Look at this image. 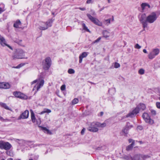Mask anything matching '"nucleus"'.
<instances>
[{
	"label": "nucleus",
	"instance_id": "44",
	"mask_svg": "<svg viewBox=\"0 0 160 160\" xmlns=\"http://www.w3.org/2000/svg\"><path fill=\"white\" fill-rule=\"evenodd\" d=\"M101 37H99L98 39H97L96 40H95L93 42V43H95L96 42H98L101 39Z\"/></svg>",
	"mask_w": 160,
	"mask_h": 160
},
{
	"label": "nucleus",
	"instance_id": "14",
	"mask_svg": "<svg viewBox=\"0 0 160 160\" xmlns=\"http://www.w3.org/2000/svg\"><path fill=\"white\" fill-rule=\"evenodd\" d=\"M13 95L16 97L22 99H25L27 96L20 92H13Z\"/></svg>",
	"mask_w": 160,
	"mask_h": 160
},
{
	"label": "nucleus",
	"instance_id": "57",
	"mask_svg": "<svg viewBox=\"0 0 160 160\" xmlns=\"http://www.w3.org/2000/svg\"><path fill=\"white\" fill-rule=\"evenodd\" d=\"M101 148H102V147H101V148L98 147V150H101V149H102Z\"/></svg>",
	"mask_w": 160,
	"mask_h": 160
},
{
	"label": "nucleus",
	"instance_id": "38",
	"mask_svg": "<svg viewBox=\"0 0 160 160\" xmlns=\"http://www.w3.org/2000/svg\"><path fill=\"white\" fill-rule=\"evenodd\" d=\"M138 73L140 74H143L144 73V70L143 69H140L138 71Z\"/></svg>",
	"mask_w": 160,
	"mask_h": 160
},
{
	"label": "nucleus",
	"instance_id": "28",
	"mask_svg": "<svg viewBox=\"0 0 160 160\" xmlns=\"http://www.w3.org/2000/svg\"><path fill=\"white\" fill-rule=\"evenodd\" d=\"M0 105H1L5 109H7V110H11V109L7 105L4 103H0Z\"/></svg>",
	"mask_w": 160,
	"mask_h": 160
},
{
	"label": "nucleus",
	"instance_id": "24",
	"mask_svg": "<svg viewBox=\"0 0 160 160\" xmlns=\"http://www.w3.org/2000/svg\"><path fill=\"white\" fill-rule=\"evenodd\" d=\"M30 111L31 113V118L32 119V122H34L35 121L36 118L35 117L34 113L33 112L32 110H31Z\"/></svg>",
	"mask_w": 160,
	"mask_h": 160
},
{
	"label": "nucleus",
	"instance_id": "41",
	"mask_svg": "<svg viewBox=\"0 0 160 160\" xmlns=\"http://www.w3.org/2000/svg\"><path fill=\"white\" fill-rule=\"evenodd\" d=\"M141 47L138 44H136L134 46V48H135L139 49L141 48Z\"/></svg>",
	"mask_w": 160,
	"mask_h": 160
},
{
	"label": "nucleus",
	"instance_id": "40",
	"mask_svg": "<svg viewBox=\"0 0 160 160\" xmlns=\"http://www.w3.org/2000/svg\"><path fill=\"white\" fill-rule=\"evenodd\" d=\"M120 67V64L117 62H115L114 63V67L115 68H118Z\"/></svg>",
	"mask_w": 160,
	"mask_h": 160
},
{
	"label": "nucleus",
	"instance_id": "58",
	"mask_svg": "<svg viewBox=\"0 0 160 160\" xmlns=\"http://www.w3.org/2000/svg\"><path fill=\"white\" fill-rule=\"evenodd\" d=\"M7 160H13V159L12 158H8Z\"/></svg>",
	"mask_w": 160,
	"mask_h": 160
},
{
	"label": "nucleus",
	"instance_id": "37",
	"mask_svg": "<svg viewBox=\"0 0 160 160\" xmlns=\"http://www.w3.org/2000/svg\"><path fill=\"white\" fill-rule=\"evenodd\" d=\"M68 72L70 74H73L75 73V71L72 69H69L68 70Z\"/></svg>",
	"mask_w": 160,
	"mask_h": 160
},
{
	"label": "nucleus",
	"instance_id": "35",
	"mask_svg": "<svg viewBox=\"0 0 160 160\" xmlns=\"http://www.w3.org/2000/svg\"><path fill=\"white\" fill-rule=\"evenodd\" d=\"M150 112L152 115L155 116L157 114L156 111L154 110L151 109L150 110Z\"/></svg>",
	"mask_w": 160,
	"mask_h": 160
},
{
	"label": "nucleus",
	"instance_id": "8",
	"mask_svg": "<svg viewBox=\"0 0 160 160\" xmlns=\"http://www.w3.org/2000/svg\"><path fill=\"white\" fill-rule=\"evenodd\" d=\"M87 16L88 18L94 24L100 26L102 25V23L97 18L92 17L89 14H87Z\"/></svg>",
	"mask_w": 160,
	"mask_h": 160
},
{
	"label": "nucleus",
	"instance_id": "3",
	"mask_svg": "<svg viewBox=\"0 0 160 160\" xmlns=\"http://www.w3.org/2000/svg\"><path fill=\"white\" fill-rule=\"evenodd\" d=\"M44 80L43 79H41L40 78H38L37 79L34 80L31 82V85L37 83V84L34 87L33 90H36V92H37L39 89L42 87L44 83Z\"/></svg>",
	"mask_w": 160,
	"mask_h": 160
},
{
	"label": "nucleus",
	"instance_id": "23",
	"mask_svg": "<svg viewBox=\"0 0 160 160\" xmlns=\"http://www.w3.org/2000/svg\"><path fill=\"white\" fill-rule=\"evenodd\" d=\"M21 25V22L19 20H17L14 23L13 26L16 28H19V27Z\"/></svg>",
	"mask_w": 160,
	"mask_h": 160
},
{
	"label": "nucleus",
	"instance_id": "25",
	"mask_svg": "<svg viewBox=\"0 0 160 160\" xmlns=\"http://www.w3.org/2000/svg\"><path fill=\"white\" fill-rule=\"evenodd\" d=\"M141 154H137L134 155L133 158H132V160H141Z\"/></svg>",
	"mask_w": 160,
	"mask_h": 160
},
{
	"label": "nucleus",
	"instance_id": "27",
	"mask_svg": "<svg viewBox=\"0 0 160 160\" xmlns=\"http://www.w3.org/2000/svg\"><path fill=\"white\" fill-rule=\"evenodd\" d=\"M51 112V110L48 109H45L42 112H41L40 114H42L45 113H49Z\"/></svg>",
	"mask_w": 160,
	"mask_h": 160
},
{
	"label": "nucleus",
	"instance_id": "10",
	"mask_svg": "<svg viewBox=\"0 0 160 160\" xmlns=\"http://www.w3.org/2000/svg\"><path fill=\"white\" fill-rule=\"evenodd\" d=\"M142 117L146 123L151 125L154 123V120L150 118L147 113H144L142 115Z\"/></svg>",
	"mask_w": 160,
	"mask_h": 160
},
{
	"label": "nucleus",
	"instance_id": "64",
	"mask_svg": "<svg viewBox=\"0 0 160 160\" xmlns=\"http://www.w3.org/2000/svg\"><path fill=\"white\" fill-rule=\"evenodd\" d=\"M1 160H4V159H2Z\"/></svg>",
	"mask_w": 160,
	"mask_h": 160
},
{
	"label": "nucleus",
	"instance_id": "9",
	"mask_svg": "<svg viewBox=\"0 0 160 160\" xmlns=\"http://www.w3.org/2000/svg\"><path fill=\"white\" fill-rule=\"evenodd\" d=\"M102 33L103 37L107 39H109L110 38H112L114 37V33L108 30L103 31Z\"/></svg>",
	"mask_w": 160,
	"mask_h": 160
},
{
	"label": "nucleus",
	"instance_id": "49",
	"mask_svg": "<svg viewBox=\"0 0 160 160\" xmlns=\"http://www.w3.org/2000/svg\"><path fill=\"white\" fill-rule=\"evenodd\" d=\"M79 9L82 11H84L86 10L85 8H79Z\"/></svg>",
	"mask_w": 160,
	"mask_h": 160
},
{
	"label": "nucleus",
	"instance_id": "17",
	"mask_svg": "<svg viewBox=\"0 0 160 160\" xmlns=\"http://www.w3.org/2000/svg\"><path fill=\"white\" fill-rule=\"evenodd\" d=\"M10 88V85L8 83L4 82H0V88L7 89Z\"/></svg>",
	"mask_w": 160,
	"mask_h": 160
},
{
	"label": "nucleus",
	"instance_id": "47",
	"mask_svg": "<svg viewBox=\"0 0 160 160\" xmlns=\"http://www.w3.org/2000/svg\"><path fill=\"white\" fill-rule=\"evenodd\" d=\"M4 11L3 9L0 7V14Z\"/></svg>",
	"mask_w": 160,
	"mask_h": 160
},
{
	"label": "nucleus",
	"instance_id": "19",
	"mask_svg": "<svg viewBox=\"0 0 160 160\" xmlns=\"http://www.w3.org/2000/svg\"><path fill=\"white\" fill-rule=\"evenodd\" d=\"M146 14L145 13L142 14L139 16V20L141 22H145L146 21Z\"/></svg>",
	"mask_w": 160,
	"mask_h": 160
},
{
	"label": "nucleus",
	"instance_id": "42",
	"mask_svg": "<svg viewBox=\"0 0 160 160\" xmlns=\"http://www.w3.org/2000/svg\"><path fill=\"white\" fill-rule=\"evenodd\" d=\"M157 108L158 109H160V102H157L156 103Z\"/></svg>",
	"mask_w": 160,
	"mask_h": 160
},
{
	"label": "nucleus",
	"instance_id": "12",
	"mask_svg": "<svg viewBox=\"0 0 160 160\" xmlns=\"http://www.w3.org/2000/svg\"><path fill=\"white\" fill-rule=\"evenodd\" d=\"M139 113L138 108H135L132 111L129 113L127 115V118H133L136 115Z\"/></svg>",
	"mask_w": 160,
	"mask_h": 160
},
{
	"label": "nucleus",
	"instance_id": "51",
	"mask_svg": "<svg viewBox=\"0 0 160 160\" xmlns=\"http://www.w3.org/2000/svg\"><path fill=\"white\" fill-rule=\"evenodd\" d=\"M91 2V0H87V3H90Z\"/></svg>",
	"mask_w": 160,
	"mask_h": 160
},
{
	"label": "nucleus",
	"instance_id": "33",
	"mask_svg": "<svg viewBox=\"0 0 160 160\" xmlns=\"http://www.w3.org/2000/svg\"><path fill=\"white\" fill-rule=\"evenodd\" d=\"M26 145H27L29 146H31L33 144V142L29 141H26Z\"/></svg>",
	"mask_w": 160,
	"mask_h": 160
},
{
	"label": "nucleus",
	"instance_id": "2",
	"mask_svg": "<svg viewBox=\"0 0 160 160\" xmlns=\"http://www.w3.org/2000/svg\"><path fill=\"white\" fill-rule=\"evenodd\" d=\"M25 51L21 49H18L16 50L15 53L12 56L13 59H27V57H24Z\"/></svg>",
	"mask_w": 160,
	"mask_h": 160
},
{
	"label": "nucleus",
	"instance_id": "54",
	"mask_svg": "<svg viewBox=\"0 0 160 160\" xmlns=\"http://www.w3.org/2000/svg\"><path fill=\"white\" fill-rule=\"evenodd\" d=\"M92 15H96V13H95V12H93V13H92Z\"/></svg>",
	"mask_w": 160,
	"mask_h": 160
},
{
	"label": "nucleus",
	"instance_id": "4",
	"mask_svg": "<svg viewBox=\"0 0 160 160\" xmlns=\"http://www.w3.org/2000/svg\"><path fill=\"white\" fill-rule=\"evenodd\" d=\"M158 17L156 12H152L146 17V21L148 23H152L157 20Z\"/></svg>",
	"mask_w": 160,
	"mask_h": 160
},
{
	"label": "nucleus",
	"instance_id": "22",
	"mask_svg": "<svg viewBox=\"0 0 160 160\" xmlns=\"http://www.w3.org/2000/svg\"><path fill=\"white\" fill-rule=\"evenodd\" d=\"M134 144L135 142L134 141H133L131 144L127 147L126 148V150L129 151L132 150L134 145Z\"/></svg>",
	"mask_w": 160,
	"mask_h": 160
},
{
	"label": "nucleus",
	"instance_id": "13",
	"mask_svg": "<svg viewBox=\"0 0 160 160\" xmlns=\"http://www.w3.org/2000/svg\"><path fill=\"white\" fill-rule=\"evenodd\" d=\"M29 111L28 110H25L18 117V119L20 120L21 119H25L27 118L29 116Z\"/></svg>",
	"mask_w": 160,
	"mask_h": 160
},
{
	"label": "nucleus",
	"instance_id": "1",
	"mask_svg": "<svg viewBox=\"0 0 160 160\" xmlns=\"http://www.w3.org/2000/svg\"><path fill=\"white\" fill-rule=\"evenodd\" d=\"M106 126V124L105 123H101L98 122H94L91 123L88 129L90 132H97L98 130V128H104Z\"/></svg>",
	"mask_w": 160,
	"mask_h": 160
},
{
	"label": "nucleus",
	"instance_id": "26",
	"mask_svg": "<svg viewBox=\"0 0 160 160\" xmlns=\"http://www.w3.org/2000/svg\"><path fill=\"white\" fill-rule=\"evenodd\" d=\"M125 160H132V158L130 155H125L122 157Z\"/></svg>",
	"mask_w": 160,
	"mask_h": 160
},
{
	"label": "nucleus",
	"instance_id": "6",
	"mask_svg": "<svg viewBox=\"0 0 160 160\" xmlns=\"http://www.w3.org/2000/svg\"><path fill=\"white\" fill-rule=\"evenodd\" d=\"M160 52V50L158 48H155L152 49L149 52L148 57L149 59L152 60L158 56Z\"/></svg>",
	"mask_w": 160,
	"mask_h": 160
},
{
	"label": "nucleus",
	"instance_id": "5",
	"mask_svg": "<svg viewBox=\"0 0 160 160\" xmlns=\"http://www.w3.org/2000/svg\"><path fill=\"white\" fill-rule=\"evenodd\" d=\"M52 20L51 19L48 20L46 22H41L39 23L38 28L41 30H44L52 26Z\"/></svg>",
	"mask_w": 160,
	"mask_h": 160
},
{
	"label": "nucleus",
	"instance_id": "53",
	"mask_svg": "<svg viewBox=\"0 0 160 160\" xmlns=\"http://www.w3.org/2000/svg\"><path fill=\"white\" fill-rule=\"evenodd\" d=\"M20 67V65H18L15 67L16 68H19Z\"/></svg>",
	"mask_w": 160,
	"mask_h": 160
},
{
	"label": "nucleus",
	"instance_id": "21",
	"mask_svg": "<svg viewBox=\"0 0 160 160\" xmlns=\"http://www.w3.org/2000/svg\"><path fill=\"white\" fill-rule=\"evenodd\" d=\"M128 129L127 127L123 128L120 133L121 135L122 136H127V134L128 133Z\"/></svg>",
	"mask_w": 160,
	"mask_h": 160
},
{
	"label": "nucleus",
	"instance_id": "34",
	"mask_svg": "<svg viewBox=\"0 0 160 160\" xmlns=\"http://www.w3.org/2000/svg\"><path fill=\"white\" fill-rule=\"evenodd\" d=\"M82 26L83 27V29H84V30L86 31H87L88 32H90L88 28L86 26L85 24L83 23L82 24Z\"/></svg>",
	"mask_w": 160,
	"mask_h": 160
},
{
	"label": "nucleus",
	"instance_id": "7",
	"mask_svg": "<svg viewBox=\"0 0 160 160\" xmlns=\"http://www.w3.org/2000/svg\"><path fill=\"white\" fill-rule=\"evenodd\" d=\"M11 145L8 142H5L4 141L1 140L0 141V148L1 149H4L6 150H8L10 149L11 147Z\"/></svg>",
	"mask_w": 160,
	"mask_h": 160
},
{
	"label": "nucleus",
	"instance_id": "46",
	"mask_svg": "<svg viewBox=\"0 0 160 160\" xmlns=\"http://www.w3.org/2000/svg\"><path fill=\"white\" fill-rule=\"evenodd\" d=\"M85 131V129L83 128L81 131V134L82 135H83Z\"/></svg>",
	"mask_w": 160,
	"mask_h": 160
},
{
	"label": "nucleus",
	"instance_id": "62",
	"mask_svg": "<svg viewBox=\"0 0 160 160\" xmlns=\"http://www.w3.org/2000/svg\"><path fill=\"white\" fill-rule=\"evenodd\" d=\"M29 160H33V159H29Z\"/></svg>",
	"mask_w": 160,
	"mask_h": 160
},
{
	"label": "nucleus",
	"instance_id": "36",
	"mask_svg": "<svg viewBox=\"0 0 160 160\" xmlns=\"http://www.w3.org/2000/svg\"><path fill=\"white\" fill-rule=\"evenodd\" d=\"M141 23H142V25L143 27L144 28L147 27V26H148L147 23H148V22L147 21H146L145 22H142Z\"/></svg>",
	"mask_w": 160,
	"mask_h": 160
},
{
	"label": "nucleus",
	"instance_id": "20",
	"mask_svg": "<svg viewBox=\"0 0 160 160\" xmlns=\"http://www.w3.org/2000/svg\"><path fill=\"white\" fill-rule=\"evenodd\" d=\"M88 53L87 52H83L79 57V62L81 63L82 62L83 58L86 57Z\"/></svg>",
	"mask_w": 160,
	"mask_h": 160
},
{
	"label": "nucleus",
	"instance_id": "63",
	"mask_svg": "<svg viewBox=\"0 0 160 160\" xmlns=\"http://www.w3.org/2000/svg\"><path fill=\"white\" fill-rule=\"evenodd\" d=\"M159 100H160V97H159Z\"/></svg>",
	"mask_w": 160,
	"mask_h": 160
},
{
	"label": "nucleus",
	"instance_id": "32",
	"mask_svg": "<svg viewBox=\"0 0 160 160\" xmlns=\"http://www.w3.org/2000/svg\"><path fill=\"white\" fill-rule=\"evenodd\" d=\"M79 100L78 99L75 98L72 101V104L74 105L77 103L78 102Z\"/></svg>",
	"mask_w": 160,
	"mask_h": 160
},
{
	"label": "nucleus",
	"instance_id": "29",
	"mask_svg": "<svg viewBox=\"0 0 160 160\" xmlns=\"http://www.w3.org/2000/svg\"><path fill=\"white\" fill-rule=\"evenodd\" d=\"M18 140L19 141V142H18V143L19 144H22V145H23L24 146L26 145V142H26V141H25L23 140Z\"/></svg>",
	"mask_w": 160,
	"mask_h": 160
},
{
	"label": "nucleus",
	"instance_id": "31",
	"mask_svg": "<svg viewBox=\"0 0 160 160\" xmlns=\"http://www.w3.org/2000/svg\"><path fill=\"white\" fill-rule=\"evenodd\" d=\"M42 129L45 132H46L47 133H51V132L48 129H47L45 127H42Z\"/></svg>",
	"mask_w": 160,
	"mask_h": 160
},
{
	"label": "nucleus",
	"instance_id": "50",
	"mask_svg": "<svg viewBox=\"0 0 160 160\" xmlns=\"http://www.w3.org/2000/svg\"><path fill=\"white\" fill-rule=\"evenodd\" d=\"M138 129H140V130H142V127L141 126H138L137 128Z\"/></svg>",
	"mask_w": 160,
	"mask_h": 160
},
{
	"label": "nucleus",
	"instance_id": "55",
	"mask_svg": "<svg viewBox=\"0 0 160 160\" xmlns=\"http://www.w3.org/2000/svg\"><path fill=\"white\" fill-rule=\"evenodd\" d=\"M103 112H100V114H101V116L102 115H103Z\"/></svg>",
	"mask_w": 160,
	"mask_h": 160
},
{
	"label": "nucleus",
	"instance_id": "15",
	"mask_svg": "<svg viewBox=\"0 0 160 160\" xmlns=\"http://www.w3.org/2000/svg\"><path fill=\"white\" fill-rule=\"evenodd\" d=\"M0 43L2 46L4 47L7 46L11 50H13L12 47L6 43V42L3 38L2 37L1 38L0 40Z\"/></svg>",
	"mask_w": 160,
	"mask_h": 160
},
{
	"label": "nucleus",
	"instance_id": "11",
	"mask_svg": "<svg viewBox=\"0 0 160 160\" xmlns=\"http://www.w3.org/2000/svg\"><path fill=\"white\" fill-rule=\"evenodd\" d=\"M51 59L49 57L47 58L43 62V66L45 70L48 69L51 65Z\"/></svg>",
	"mask_w": 160,
	"mask_h": 160
},
{
	"label": "nucleus",
	"instance_id": "16",
	"mask_svg": "<svg viewBox=\"0 0 160 160\" xmlns=\"http://www.w3.org/2000/svg\"><path fill=\"white\" fill-rule=\"evenodd\" d=\"M141 7L142 8V12H144L146 10L151 8L150 6L147 3H142L141 5Z\"/></svg>",
	"mask_w": 160,
	"mask_h": 160
},
{
	"label": "nucleus",
	"instance_id": "59",
	"mask_svg": "<svg viewBox=\"0 0 160 160\" xmlns=\"http://www.w3.org/2000/svg\"><path fill=\"white\" fill-rule=\"evenodd\" d=\"M111 0H108V2L109 3H110V1H111Z\"/></svg>",
	"mask_w": 160,
	"mask_h": 160
},
{
	"label": "nucleus",
	"instance_id": "30",
	"mask_svg": "<svg viewBox=\"0 0 160 160\" xmlns=\"http://www.w3.org/2000/svg\"><path fill=\"white\" fill-rule=\"evenodd\" d=\"M150 157V156L148 155H141V158L142 159H145L148 158Z\"/></svg>",
	"mask_w": 160,
	"mask_h": 160
},
{
	"label": "nucleus",
	"instance_id": "18",
	"mask_svg": "<svg viewBox=\"0 0 160 160\" xmlns=\"http://www.w3.org/2000/svg\"><path fill=\"white\" fill-rule=\"evenodd\" d=\"M146 108V107L145 104L142 103H139L136 108H138L139 112L140 110H144Z\"/></svg>",
	"mask_w": 160,
	"mask_h": 160
},
{
	"label": "nucleus",
	"instance_id": "60",
	"mask_svg": "<svg viewBox=\"0 0 160 160\" xmlns=\"http://www.w3.org/2000/svg\"><path fill=\"white\" fill-rule=\"evenodd\" d=\"M141 160H145L144 159H142V158H141Z\"/></svg>",
	"mask_w": 160,
	"mask_h": 160
},
{
	"label": "nucleus",
	"instance_id": "43",
	"mask_svg": "<svg viewBox=\"0 0 160 160\" xmlns=\"http://www.w3.org/2000/svg\"><path fill=\"white\" fill-rule=\"evenodd\" d=\"M66 86L65 85H62L61 87V89L62 91H64L65 89Z\"/></svg>",
	"mask_w": 160,
	"mask_h": 160
},
{
	"label": "nucleus",
	"instance_id": "52",
	"mask_svg": "<svg viewBox=\"0 0 160 160\" xmlns=\"http://www.w3.org/2000/svg\"><path fill=\"white\" fill-rule=\"evenodd\" d=\"M143 52L144 53H147V52L146 50V49H144L143 50Z\"/></svg>",
	"mask_w": 160,
	"mask_h": 160
},
{
	"label": "nucleus",
	"instance_id": "61",
	"mask_svg": "<svg viewBox=\"0 0 160 160\" xmlns=\"http://www.w3.org/2000/svg\"><path fill=\"white\" fill-rule=\"evenodd\" d=\"M15 160H21L19 159H15Z\"/></svg>",
	"mask_w": 160,
	"mask_h": 160
},
{
	"label": "nucleus",
	"instance_id": "48",
	"mask_svg": "<svg viewBox=\"0 0 160 160\" xmlns=\"http://www.w3.org/2000/svg\"><path fill=\"white\" fill-rule=\"evenodd\" d=\"M133 141H134H134L131 139H129L128 140V142H129V143H131V142L132 143V142Z\"/></svg>",
	"mask_w": 160,
	"mask_h": 160
},
{
	"label": "nucleus",
	"instance_id": "39",
	"mask_svg": "<svg viewBox=\"0 0 160 160\" xmlns=\"http://www.w3.org/2000/svg\"><path fill=\"white\" fill-rule=\"evenodd\" d=\"M16 43H17L18 44H19V45H21V46H22V40H16V41H15Z\"/></svg>",
	"mask_w": 160,
	"mask_h": 160
},
{
	"label": "nucleus",
	"instance_id": "45",
	"mask_svg": "<svg viewBox=\"0 0 160 160\" xmlns=\"http://www.w3.org/2000/svg\"><path fill=\"white\" fill-rule=\"evenodd\" d=\"M105 22L107 24H109L110 23V19H108L105 20Z\"/></svg>",
	"mask_w": 160,
	"mask_h": 160
},
{
	"label": "nucleus",
	"instance_id": "56",
	"mask_svg": "<svg viewBox=\"0 0 160 160\" xmlns=\"http://www.w3.org/2000/svg\"><path fill=\"white\" fill-rule=\"evenodd\" d=\"M104 9V7H103L102 8H101L100 10V11H102V10H103Z\"/></svg>",
	"mask_w": 160,
	"mask_h": 160
}]
</instances>
